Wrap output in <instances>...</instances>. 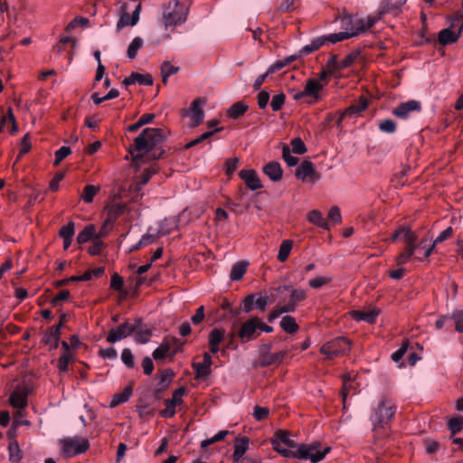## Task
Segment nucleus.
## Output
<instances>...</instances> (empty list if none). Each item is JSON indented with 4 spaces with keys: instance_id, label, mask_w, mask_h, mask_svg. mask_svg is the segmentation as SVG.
Wrapping results in <instances>:
<instances>
[{
    "instance_id": "bf43d9fd",
    "label": "nucleus",
    "mask_w": 463,
    "mask_h": 463,
    "mask_svg": "<svg viewBox=\"0 0 463 463\" xmlns=\"http://www.w3.org/2000/svg\"><path fill=\"white\" fill-rule=\"evenodd\" d=\"M75 232L74 222H69L66 225L62 226L60 230V236L61 239H72Z\"/></svg>"
},
{
    "instance_id": "6e6552de",
    "label": "nucleus",
    "mask_w": 463,
    "mask_h": 463,
    "mask_svg": "<svg viewBox=\"0 0 463 463\" xmlns=\"http://www.w3.org/2000/svg\"><path fill=\"white\" fill-rule=\"evenodd\" d=\"M351 349V343L345 337H336L320 348L321 354H325L327 358L333 359L338 355L347 354Z\"/></svg>"
},
{
    "instance_id": "5701e85b",
    "label": "nucleus",
    "mask_w": 463,
    "mask_h": 463,
    "mask_svg": "<svg viewBox=\"0 0 463 463\" xmlns=\"http://www.w3.org/2000/svg\"><path fill=\"white\" fill-rule=\"evenodd\" d=\"M179 351V346L172 350V343L164 342L153 352L155 360L163 359L168 355L174 356Z\"/></svg>"
},
{
    "instance_id": "20e7f679",
    "label": "nucleus",
    "mask_w": 463,
    "mask_h": 463,
    "mask_svg": "<svg viewBox=\"0 0 463 463\" xmlns=\"http://www.w3.org/2000/svg\"><path fill=\"white\" fill-rule=\"evenodd\" d=\"M141 4H137L134 9L132 10V14H129V10L131 9L130 4L125 1L118 2V12L119 18L116 24V30L119 32L124 27L127 26H135L138 21L141 12Z\"/></svg>"
},
{
    "instance_id": "c03bdc74",
    "label": "nucleus",
    "mask_w": 463,
    "mask_h": 463,
    "mask_svg": "<svg viewBox=\"0 0 463 463\" xmlns=\"http://www.w3.org/2000/svg\"><path fill=\"white\" fill-rule=\"evenodd\" d=\"M62 347L65 349L66 353L61 354L58 360V368L61 372H66L68 370L69 363L71 360V355L68 353L70 345L67 342L61 343Z\"/></svg>"
},
{
    "instance_id": "6e6d98bb",
    "label": "nucleus",
    "mask_w": 463,
    "mask_h": 463,
    "mask_svg": "<svg viewBox=\"0 0 463 463\" xmlns=\"http://www.w3.org/2000/svg\"><path fill=\"white\" fill-rule=\"evenodd\" d=\"M292 151L287 146L282 148V157L288 166H294L298 165V158L292 155Z\"/></svg>"
},
{
    "instance_id": "dca6fc26",
    "label": "nucleus",
    "mask_w": 463,
    "mask_h": 463,
    "mask_svg": "<svg viewBox=\"0 0 463 463\" xmlns=\"http://www.w3.org/2000/svg\"><path fill=\"white\" fill-rule=\"evenodd\" d=\"M135 332V326L128 322H125L122 325L112 328L107 336L109 343H115L120 341L127 336L130 335Z\"/></svg>"
},
{
    "instance_id": "49530a36",
    "label": "nucleus",
    "mask_w": 463,
    "mask_h": 463,
    "mask_svg": "<svg viewBox=\"0 0 463 463\" xmlns=\"http://www.w3.org/2000/svg\"><path fill=\"white\" fill-rule=\"evenodd\" d=\"M293 242L290 240H285L281 242L278 253V260L284 262L288 260L292 250Z\"/></svg>"
},
{
    "instance_id": "2f4dec72",
    "label": "nucleus",
    "mask_w": 463,
    "mask_h": 463,
    "mask_svg": "<svg viewBox=\"0 0 463 463\" xmlns=\"http://www.w3.org/2000/svg\"><path fill=\"white\" fill-rule=\"evenodd\" d=\"M248 105L242 101L235 102L229 108L227 116L233 119L238 118L248 110Z\"/></svg>"
},
{
    "instance_id": "a19ab883",
    "label": "nucleus",
    "mask_w": 463,
    "mask_h": 463,
    "mask_svg": "<svg viewBox=\"0 0 463 463\" xmlns=\"http://www.w3.org/2000/svg\"><path fill=\"white\" fill-rule=\"evenodd\" d=\"M297 58L298 57L296 55H290V56L285 57L282 60L276 61L274 63H272L268 68V73L272 74V73L281 70L285 66H287V65L290 64L291 62L295 61L297 60Z\"/></svg>"
},
{
    "instance_id": "58836bf2",
    "label": "nucleus",
    "mask_w": 463,
    "mask_h": 463,
    "mask_svg": "<svg viewBox=\"0 0 463 463\" xmlns=\"http://www.w3.org/2000/svg\"><path fill=\"white\" fill-rule=\"evenodd\" d=\"M247 270V264L244 262H236L232 267L230 273V279L232 281H238L242 279Z\"/></svg>"
},
{
    "instance_id": "864d4df0",
    "label": "nucleus",
    "mask_w": 463,
    "mask_h": 463,
    "mask_svg": "<svg viewBox=\"0 0 463 463\" xmlns=\"http://www.w3.org/2000/svg\"><path fill=\"white\" fill-rule=\"evenodd\" d=\"M448 428L452 434L459 432L463 429V417L456 416L448 420Z\"/></svg>"
},
{
    "instance_id": "0e129e2a",
    "label": "nucleus",
    "mask_w": 463,
    "mask_h": 463,
    "mask_svg": "<svg viewBox=\"0 0 463 463\" xmlns=\"http://www.w3.org/2000/svg\"><path fill=\"white\" fill-rule=\"evenodd\" d=\"M71 153V149L69 146H61L55 152V159L53 165L57 166L61 162L66 158Z\"/></svg>"
},
{
    "instance_id": "4be33fe9",
    "label": "nucleus",
    "mask_w": 463,
    "mask_h": 463,
    "mask_svg": "<svg viewBox=\"0 0 463 463\" xmlns=\"http://www.w3.org/2000/svg\"><path fill=\"white\" fill-rule=\"evenodd\" d=\"M453 234V229L452 227H448L447 229H445L443 232H441L439 233V235L434 240V241L432 242V244L428 247L425 251H424V254H423V257H419V256H415V259L417 260H422L423 259H427L428 257L430 256L431 252L433 251L435 246L438 244V243H440L442 242L443 241L450 238Z\"/></svg>"
},
{
    "instance_id": "393cba45",
    "label": "nucleus",
    "mask_w": 463,
    "mask_h": 463,
    "mask_svg": "<svg viewBox=\"0 0 463 463\" xmlns=\"http://www.w3.org/2000/svg\"><path fill=\"white\" fill-rule=\"evenodd\" d=\"M263 172L273 182L279 181L282 178L283 171L278 162H269L263 167Z\"/></svg>"
},
{
    "instance_id": "39448f33",
    "label": "nucleus",
    "mask_w": 463,
    "mask_h": 463,
    "mask_svg": "<svg viewBox=\"0 0 463 463\" xmlns=\"http://www.w3.org/2000/svg\"><path fill=\"white\" fill-rule=\"evenodd\" d=\"M271 444L277 452L285 458H291L295 455V452L290 450L291 448H295L296 444L293 439H290L288 432L285 430H278L274 433L271 439Z\"/></svg>"
},
{
    "instance_id": "e2e57ef3",
    "label": "nucleus",
    "mask_w": 463,
    "mask_h": 463,
    "mask_svg": "<svg viewBox=\"0 0 463 463\" xmlns=\"http://www.w3.org/2000/svg\"><path fill=\"white\" fill-rule=\"evenodd\" d=\"M91 245L89 248V253L92 256L98 255L100 253L104 247V243L99 237H94L91 241Z\"/></svg>"
},
{
    "instance_id": "473e14b6",
    "label": "nucleus",
    "mask_w": 463,
    "mask_h": 463,
    "mask_svg": "<svg viewBox=\"0 0 463 463\" xmlns=\"http://www.w3.org/2000/svg\"><path fill=\"white\" fill-rule=\"evenodd\" d=\"M286 354V352L279 351L277 353H265L261 355V363L263 365H271L273 364L280 363L284 356Z\"/></svg>"
},
{
    "instance_id": "f03ea898",
    "label": "nucleus",
    "mask_w": 463,
    "mask_h": 463,
    "mask_svg": "<svg viewBox=\"0 0 463 463\" xmlns=\"http://www.w3.org/2000/svg\"><path fill=\"white\" fill-rule=\"evenodd\" d=\"M279 291L285 290L290 292V299L286 304H278L269 314V320L272 321L283 313L294 312L299 302L307 298V291L303 288H293L290 286L279 287Z\"/></svg>"
},
{
    "instance_id": "4d7b16f0",
    "label": "nucleus",
    "mask_w": 463,
    "mask_h": 463,
    "mask_svg": "<svg viewBox=\"0 0 463 463\" xmlns=\"http://www.w3.org/2000/svg\"><path fill=\"white\" fill-rule=\"evenodd\" d=\"M25 409H17L14 414V426H29L30 421L25 419Z\"/></svg>"
},
{
    "instance_id": "ea45409f",
    "label": "nucleus",
    "mask_w": 463,
    "mask_h": 463,
    "mask_svg": "<svg viewBox=\"0 0 463 463\" xmlns=\"http://www.w3.org/2000/svg\"><path fill=\"white\" fill-rule=\"evenodd\" d=\"M144 45V41L141 37H135L129 43L127 51V55L130 60H134L137 57L138 50Z\"/></svg>"
},
{
    "instance_id": "f8f14e48",
    "label": "nucleus",
    "mask_w": 463,
    "mask_h": 463,
    "mask_svg": "<svg viewBox=\"0 0 463 463\" xmlns=\"http://www.w3.org/2000/svg\"><path fill=\"white\" fill-rule=\"evenodd\" d=\"M260 326V318L251 317L245 321L240 327L238 336L241 342L246 343L252 340L257 335V331Z\"/></svg>"
},
{
    "instance_id": "aec40b11",
    "label": "nucleus",
    "mask_w": 463,
    "mask_h": 463,
    "mask_svg": "<svg viewBox=\"0 0 463 463\" xmlns=\"http://www.w3.org/2000/svg\"><path fill=\"white\" fill-rule=\"evenodd\" d=\"M137 82L140 85L150 86L153 84V78L148 73L142 74L138 72H132L123 80V84L126 86H129Z\"/></svg>"
},
{
    "instance_id": "4468645a",
    "label": "nucleus",
    "mask_w": 463,
    "mask_h": 463,
    "mask_svg": "<svg viewBox=\"0 0 463 463\" xmlns=\"http://www.w3.org/2000/svg\"><path fill=\"white\" fill-rule=\"evenodd\" d=\"M296 176L303 182L315 183L320 175L316 172L313 164L310 161H304L297 169Z\"/></svg>"
},
{
    "instance_id": "9b49d317",
    "label": "nucleus",
    "mask_w": 463,
    "mask_h": 463,
    "mask_svg": "<svg viewBox=\"0 0 463 463\" xmlns=\"http://www.w3.org/2000/svg\"><path fill=\"white\" fill-rule=\"evenodd\" d=\"M327 82H321L316 78H308L304 85V93L310 99L309 103H316L322 99L320 91Z\"/></svg>"
},
{
    "instance_id": "13d9d810",
    "label": "nucleus",
    "mask_w": 463,
    "mask_h": 463,
    "mask_svg": "<svg viewBox=\"0 0 463 463\" xmlns=\"http://www.w3.org/2000/svg\"><path fill=\"white\" fill-rule=\"evenodd\" d=\"M155 173L156 169H146L145 172L142 174L140 180L136 183V190H141L143 186L147 184V182L150 180V178Z\"/></svg>"
},
{
    "instance_id": "a878e982",
    "label": "nucleus",
    "mask_w": 463,
    "mask_h": 463,
    "mask_svg": "<svg viewBox=\"0 0 463 463\" xmlns=\"http://www.w3.org/2000/svg\"><path fill=\"white\" fill-rule=\"evenodd\" d=\"M249 439L246 437L235 439L234 451L232 454L233 460L239 462L249 448Z\"/></svg>"
},
{
    "instance_id": "de8ad7c7",
    "label": "nucleus",
    "mask_w": 463,
    "mask_h": 463,
    "mask_svg": "<svg viewBox=\"0 0 463 463\" xmlns=\"http://www.w3.org/2000/svg\"><path fill=\"white\" fill-rule=\"evenodd\" d=\"M353 382L354 381L352 380V375L350 373H345L343 375L342 396L344 404H345L347 396L352 393L354 389Z\"/></svg>"
},
{
    "instance_id": "c9c22d12",
    "label": "nucleus",
    "mask_w": 463,
    "mask_h": 463,
    "mask_svg": "<svg viewBox=\"0 0 463 463\" xmlns=\"http://www.w3.org/2000/svg\"><path fill=\"white\" fill-rule=\"evenodd\" d=\"M229 434L228 430H220L218 433H216L213 437L210 439H206L201 442V454L203 456H206V450L205 449L215 442L223 440L225 437Z\"/></svg>"
},
{
    "instance_id": "338daca9",
    "label": "nucleus",
    "mask_w": 463,
    "mask_h": 463,
    "mask_svg": "<svg viewBox=\"0 0 463 463\" xmlns=\"http://www.w3.org/2000/svg\"><path fill=\"white\" fill-rule=\"evenodd\" d=\"M379 129L385 133H393L396 130V124L392 119L387 118L379 123Z\"/></svg>"
},
{
    "instance_id": "4c0bfd02",
    "label": "nucleus",
    "mask_w": 463,
    "mask_h": 463,
    "mask_svg": "<svg viewBox=\"0 0 463 463\" xmlns=\"http://www.w3.org/2000/svg\"><path fill=\"white\" fill-rule=\"evenodd\" d=\"M280 326L285 332L288 334H293L298 330V326L296 322V319L291 316L283 317L280 321Z\"/></svg>"
},
{
    "instance_id": "603ef678",
    "label": "nucleus",
    "mask_w": 463,
    "mask_h": 463,
    "mask_svg": "<svg viewBox=\"0 0 463 463\" xmlns=\"http://www.w3.org/2000/svg\"><path fill=\"white\" fill-rule=\"evenodd\" d=\"M332 281V278L329 276H318L308 280V286L311 288H320L323 286L329 284Z\"/></svg>"
},
{
    "instance_id": "774afa93",
    "label": "nucleus",
    "mask_w": 463,
    "mask_h": 463,
    "mask_svg": "<svg viewBox=\"0 0 463 463\" xmlns=\"http://www.w3.org/2000/svg\"><path fill=\"white\" fill-rule=\"evenodd\" d=\"M121 360L128 368H133L135 365L133 354L128 348L123 349L121 353Z\"/></svg>"
},
{
    "instance_id": "052dcab7",
    "label": "nucleus",
    "mask_w": 463,
    "mask_h": 463,
    "mask_svg": "<svg viewBox=\"0 0 463 463\" xmlns=\"http://www.w3.org/2000/svg\"><path fill=\"white\" fill-rule=\"evenodd\" d=\"M328 222H330L333 225L339 224L342 221V216L340 213V210L337 206H333L330 208L327 215Z\"/></svg>"
},
{
    "instance_id": "6ab92c4d",
    "label": "nucleus",
    "mask_w": 463,
    "mask_h": 463,
    "mask_svg": "<svg viewBox=\"0 0 463 463\" xmlns=\"http://www.w3.org/2000/svg\"><path fill=\"white\" fill-rule=\"evenodd\" d=\"M379 310L376 308L373 309H365V310H354L350 312V316L355 321H364L369 324H373L375 322Z\"/></svg>"
},
{
    "instance_id": "37998d69",
    "label": "nucleus",
    "mask_w": 463,
    "mask_h": 463,
    "mask_svg": "<svg viewBox=\"0 0 463 463\" xmlns=\"http://www.w3.org/2000/svg\"><path fill=\"white\" fill-rule=\"evenodd\" d=\"M96 233L95 226L90 224L86 226L77 236V241L80 244L85 243L89 241H92Z\"/></svg>"
},
{
    "instance_id": "0eeeda50",
    "label": "nucleus",
    "mask_w": 463,
    "mask_h": 463,
    "mask_svg": "<svg viewBox=\"0 0 463 463\" xmlns=\"http://www.w3.org/2000/svg\"><path fill=\"white\" fill-rule=\"evenodd\" d=\"M330 451V447L321 449L319 443L310 445H300L295 452V457L302 459H309L312 463L322 460Z\"/></svg>"
},
{
    "instance_id": "7ed1b4c3",
    "label": "nucleus",
    "mask_w": 463,
    "mask_h": 463,
    "mask_svg": "<svg viewBox=\"0 0 463 463\" xmlns=\"http://www.w3.org/2000/svg\"><path fill=\"white\" fill-rule=\"evenodd\" d=\"M187 9L177 0L170 1L165 8L163 21L165 27H175L186 20Z\"/></svg>"
},
{
    "instance_id": "8fccbe9b",
    "label": "nucleus",
    "mask_w": 463,
    "mask_h": 463,
    "mask_svg": "<svg viewBox=\"0 0 463 463\" xmlns=\"http://www.w3.org/2000/svg\"><path fill=\"white\" fill-rule=\"evenodd\" d=\"M9 459L14 463H17L22 459V451L16 440H12L8 446Z\"/></svg>"
},
{
    "instance_id": "f257e3e1",
    "label": "nucleus",
    "mask_w": 463,
    "mask_h": 463,
    "mask_svg": "<svg viewBox=\"0 0 463 463\" xmlns=\"http://www.w3.org/2000/svg\"><path fill=\"white\" fill-rule=\"evenodd\" d=\"M165 135L160 128H145L135 139L129 148L133 160L138 165V160L148 155L163 140Z\"/></svg>"
},
{
    "instance_id": "c85d7f7f",
    "label": "nucleus",
    "mask_w": 463,
    "mask_h": 463,
    "mask_svg": "<svg viewBox=\"0 0 463 463\" xmlns=\"http://www.w3.org/2000/svg\"><path fill=\"white\" fill-rule=\"evenodd\" d=\"M307 219L309 222H311L320 228H323L326 230L329 229L328 222L324 219L322 213L318 210L310 211L307 215Z\"/></svg>"
},
{
    "instance_id": "09e8293b",
    "label": "nucleus",
    "mask_w": 463,
    "mask_h": 463,
    "mask_svg": "<svg viewBox=\"0 0 463 463\" xmlns=\"http://www.w3.org/2000/svg\"><path fill=\"white\" fill-rule=\"evenodd\" d=\"M100 190L99 186L89 184L86 185L82 191L80 198L87 203H92L93 198Z\"/></svg>"
},
{
    "instance_id": "b1692460",
    "label": "nucleus",
    "mask_w": 463,
    "mask_h": 463,
    "mask_svg": "<svg viewBox=\"0 0 463 463\" xmlns=\"http://www.w3.org/2000/svg\"><path fill=\"white\" fill-rule=\"evenodd\" d=\"M9 404L15 409H25L27 406V393L22 390L14 391L9 397Z\"/></svg>"
},
{
    "instance_id": "7c9ffc66",
    "label": "nucleus",
    "mask_w": 463,
    "mask_h": 463,
    "mask_svg": "<svg viewBox=\"0 0 463 463\" xmlns=\"http://www.w3.org/2000/svg\"><path fill=\"white\" fill-rule=\"evenodd\" d=\"M326 43L328 42L330 43H336L338 42H342L344 40L352 38L354 36H357V32H339L335 33H330L327 35H324Z\"/></svg>"
},
{
    "instance_id": "2eb2a0df",
    "label": "nucleus",
    "mask_w": 463,
    "mask_h": 463,
    "mask_svg": "<svg viewBox=\"0 0 463 463\" xmlns=\"http://www.w3.org/2000/svg\"><path fill=\"white\" fill-rule=\"evenodd\" d=\"M418 245H417V237H412L411 235L406 236V247L403 251H402L395 259V262L398 266H402L407 263L411 258L416 253Z\"/></svg>"
},
{
    "instance_id": "69168bd1",
    "label": "nucleus",
    "mask_w": 463,
    "mask_h": 463,
    "mask_svg": "<svg viewBox=\"0 0 463 463\" xmlns=\"http://www.w3.org/2000/svg\"><path fill=\"white\" fill-rule=\"evenodd\" d=\"M269 303V297L266 293H260L255 299V307L260 311H264Z\"/></svg>"
},
{
    "instance_id": "c756f323",
    "label": "nucleus",
    "mask_w": 463,
    "mask_h": 463,
    "mask_svg": "<svg viewBox=\"0 0 463 463\" xmlns=\"http://www.w3.org/2000/svg\"><path fill=\"white\" fill-rule=\"evenodd\" d=\"M133 392L132 385H128L120 392L114 394L110 402V407H116L129 400Z\"/></svg>"
},
{
    "instance_id": "a211bd4d",
    "label": "nucleus",
    "mask_w": 463,
    "mask_h": 463,
    "mask_svg": "<svg viewBox=\"0 0 463 463\" xmlns=\"http://www.w3.org/2000/svg\"><path fill=\"white\" fill-rule=\"evenodd\" d=\"M212 364L213 361L211 355L208 353H204L203 356V361L200 363H194L193 364V368L195 371V377L207 378L212 373Z\"/></svg>"
},
{
    "instance_id": "9d476101",
    "label": "nucleus",
    "mask_w": 463,
    "mask_h": 463,
    "mask_svg": "<svg viewBox=\"0 0 463 463\" xmlns=\"http://www.w3.org/2000/svg\"><path fill=\"white\" fill-rule=\"evenodd\" d=\"M394 413V406L390 402H383L373 416L372 420L374 427L383 426L387 423L393 417Z\"/></svg>"
},
{
    "instance_id": "79ce46f5",
    "label": "nucleus",
    "mask_w": 463,
    "mask_h": 463,
    "mask_svg": "<svg viewBox=\"0 0 463 463\" xmlns=\"http://www.w3.org/2000/svg\"><path fill=\"white\" fill-rule=\"evenodd\" d=\"M179 71V67L173 65L169 61H165L161 65L162 81L164 84L167 83L168 78L175 74Z\"/></svg>"
},
{
    "instance_id": "412c9836",
    "label": "nucleus",
    "mask_w": 463,
    "mask_h": 463,
    "mask_svg": "<svg viewBox=\"0 0 463 463\" xmlns=\"http://www.w3.org/2000/svg\"><path fill=\"white\" fill-rule=\"evenodd\" d=\"M189 116L193 127H196L203 122L204 114L202 108V101L200 99H197L192 102Z\"/></svg>"
},
{
    "instance_id": "a18cd8bd",
    "label": "nucleus",
    "mask_w": 463,
    "mask_h": 463,
    "mask_svg": "<svg viewBox=\"0 0 463 463\" xmlns=\"http://www.w3.org/2000/svg\"><path fill=\"white\" fill-rule=\"evenodd\" d=\"M376 23V18L373 16H368L366 18H359L358 19V26L354 29V32H357V35H359L362 33L366 32L371 27L374 25Z\"/></svg>"
},
{
    "instance_id": "cd10ccee",
    "label": "nucleus",
    "mask_w": 463,
    "mask_h": 463,
    "mask_svg": "<svg viewBox=\"0 0 463 463\" xmlns=\"http://www.w3.org/2000/svg\"><path fill=\"white\" fill-rule=\"evenodd\" d=\"M224 339V331L219 328L213 329L209 334V347L213 354L219 351V345Z\"/></svg>"
},
{
    "instance_id": "ddd939ff",
    "label": "nucleus",
    "mask_w": 463,
    "mask_h": 463,
    "mask_svg": "<svg viewBox=\"0 0 463 463\" xmlns=\"http://www.w3.org/2000/svg\"><path fill=\"white\" fill-rule=\"evenodd\" d=\"M421 110L420 102L418 100H408L398 105L392 110V115L402 119L408 118L412 113Z\"/></svg>"
},
{
    "instance_id": "5fc2aeb1",
    "label": "nucleus",
    "mask_w": 463,
    "mask_h": 463,
    "mask_svg": "<svg viewBox=\"0 0 463 463\" xmlns=\"http://www.w3.org/2000/svg\"><path fill=\"white\" fill-rule=\"evenodd\" d=\"M326 43L325 36H320L315 38L311 41V43L303 47V52L306 53H311L317 50H318L322 45Z\"/></svg>"
},
{
    "instance_id": "f704fd0d",
    "label": "nucleus",
    "mask_w": 463,
    "mask_h": 463,
    "mask_svg": "<svg viewBox=\"0 0 463 463\" xmlns=\"http://www.w3.org/2000/svg\"><path fill=\"white\" fill-rule=\"evenodd\" d=\"M229 434L228 430H220L218 433H216L213 437L210 439H206L201 442V454L203 456H206V450L205 449L215 442L223 440L225 437Z\"/></svg>"
},
{
    "instance_id": "1a4fd4ad",
    "label": "nucleus",
    "mask_w": 463,
    "mask_h": 463,
    "mask_svg": "<svg viewBox=\"0 0 463 463\" xmlns=\"http://www.w3.org/2000/svg\"><path fill=\"white\" fill-rule=\"evenodd\" d=\"M463 30V21L456 16L449 28L443 29L439 33V42L442 45L456 43Z\"/></svg>"
},
{
    "instance_id": "72a5a7b5",
    "label": "nucleus",
    "mask_w": 463,
    "mask_h": 463,
    "mask_svg": "<svg viewBox=\"0 0 463 463\" xmlns=\"http://www.w3.org/2000/svg\"><path fill=\"white\" fill-rule=\"evenodd\" d=\"M0 130H8L14 132L16 130L15 118L12 109H8L7 116L4 117L0 122Z\"/></svg>"
},
{
    "instance_id": "e433bc0d",
    "label": "nucleus",
    "mask_w": 463,
    "mask_h": 463,
    "mask_svg": "<svg viewBox=\"0 0 463 463\" xmlns=\"http://www.w3.org/2000/svg\"><path fill=\"white\" fill-rule=\"evenodd\" d=\"M340 25L344 30L343 32H353L358 26V19H354L350 14H344L340 18Z\"/></svg>"
},
{
    "instance_id": "680f3d73",
    "label": "nucleus",
    "mask_w": 463,
    "mask_h": 463,
    "mask_svg": "<svg viewBox=\"0 0 463 463\" xmlns=\"http://www.w3.org/2000/svg\"><path fill=\"white\" fill-rule=\"evenodd\" d=\"M184 393L185 388L180 387L174 392L172 398L167 399L166 401L176 407L177 405H181L183 403V396L184 395Z\"/></svg>"
},
{
    "instance_id": "f3484780",
    "label": "nucleus",
    "mask_w": 463,
    "mask_h": 463,
    "mask_svg": "<svg viewBox=\"0 0 463 463\" xmlns=\"http://www.w3.org/2000/svg\"><path fill=\"white\" fill-rule=\"evenodd\" d=\"M239 176L244 181L249 189L254 191L262 188L261 181L255 170L242 169L240 171Z\"/></svg>"
},
{
    "instance_id": "bb28decb",
    "label": "nucleus",
    "mask_w": 463,
    "mask_h": 463,
    "mask_svg": "<svg viewBox=\"0 0 463 463\" xmlns=\"http://www.w3.org/2000/svg\"><path fill=\"white\" fill-rule=\"evenodd\" d=\"M367 107H368L367 98L364 96H361L357 101H355L354 104H352L345 109V115L350 116V117L358 116L362 111L366 109Z\"/></svg>"
},
{
    "instance_id": "423d86ee",
    "label": "nucleus",
    "mask_w": 463,
    "mask_h": 463,
    "mask_svg": "<svg viewBox=\"0 0 463 463\" xmlns=\"http://www.w3.org/2000/svg\"><path fill=\"white\" fill-rule=\"evenodd\" d=\"M62 452L67 457H73L86 452L90 449V442L81 437L65 438L60 440Z\"/></svg>"
},
{
    "instance_id": "3c124183",
    "label": "nucleus",
    "mask_w": 463,
    "mask_h": 463,
    "mask_svg": "<svg viewBox=\"0 0 463 463\" xmlns=\"http://www.w3.org/2000/svg\"><path fill=\"white\" fill-rule=\"evenodd\" d=\"M411 235L412 237H417V235L411 230V228L409 227H400L398 229H396L392 237L389 238L387 241H395L398 238L402 237L404 241V242L406 243V236L407 235Z\"/></svg>"
}]
</instances>
